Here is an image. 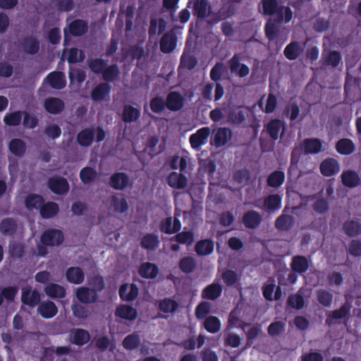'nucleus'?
<instances>
[{
	"instance_id": "nucleus-41",
	"label": "nucleus",
	"mask_w": 361,
	"mask_h": 361,
	"mask_svg": "<svg viewBox=\"0 0 361 361\" xmlns=\"http://www.w3.org/2000/svg\"><path fill=\"white\" fill-rule=\"evenodd\" d=\"M111 204L115 212L124 213L128 210L129 206L126 197L121 193L112 196Z\"/></svg>"
},
{
	"instance_id": "nucleus-59",
	"label": "nucleus",
	"mask_w": 361,
	"mask_h": 361,
	"mask_svg": "<svg viewBox=\"0 0 361 361\" xmlns=\"http://www.w3.org/2000/svg\"><path fill=\"white\" fill-rule=\"evenodd\" d=\"M171 240H175L178 243L190 245L194 241V233L191 231L178 233Z\"/></svg>"
},
{
	"instance_id": "nucleus-33",
	"label": "nucleus",
	"mask_w": 361,
	"mask_h": 361,
	"mask_svg": "<svg viewBox=\"0 0 361 361\" xmlns=\"http://www.w3.org/2000/svg\"><path fill=\"white\" fill-rule=\"evenodd\" d=\"M282 195L272 194L265 197L263 203V208L269 212L279 210L281 207Z\"/></svg>"
},
{
	"instance_id": "nucleus-34",
	"label": "nucleus",
	"mask_w": 361,
	"mask_h": 361,
	"mask_svg": "<svg viewBox=\"0 0 361 361\" xmlns=\"http://www.w3.org/2000/svg\"><path fill=\"white\" fill-rule=\"evenodd\" d=\"M214 244L211 239H203L197 241L195 246V251L199 256H206L214 251Z\"/></svg>"
},
{
	"instance_id": "nucleus-44",
	"label": "nucleus",
	"mask_w": 361,
	"mask_h": 361,
	"mask_svg": "<svg viewBox=\"0 0 361 361\" xmlns=\"http://www.w3.org/2000/svg\"><path fill=\"white\" fill-rule=\"evenodd\" d=\"M275 14L276 18L274 20L277 23H289L293 18V11L289 6L279 5Z\"/></svg>"
},
{
	"instance_id": "nucleus-47",
	"label": "nucleus",
	"mask_w": 361,
	"mask_h": 361,
	"mask_svg": "<svg viewBox=\"0 0 361 361\" xmlns=\"http://www.w3.org/2000/svg\"><path fill=\"white\" fill-rule=\"evenodd\" d=\"M45 293L51 298H63L66 296V289L62 286L51 283L44 288Z\"/></svg>"
},
{
	"instance_id": "nucleus-55",
	"label": "nucleus",
	"mask_w": 361,
	"mask_h": 361,
	"mask_svg": "<svg viewBox=\"0 0 361 361\" xmlns=\"http://www.w3.org/2000/svg\"><path fill=\"white\" fill-rule=\"evenodd\" d=\"M221 321L215 316H209L204 322V329L211 334L217 333L221 329Z\"/></svg>"
},
{
	"instance_id": "nucleus-4",
	"label": "nucleus",
	"mask_w": 361,
	"mask_h": 361,
	"mask_svg": "<svg viewBox=\"0 0 361 361\" xmlns=\"http://www.w3.org/2000/svg\"><path fill=\"white\" fill-rule=\"evenodd\" d=\"M177 39L174 30L164 33L159 42L160 51L164 54L171 53L177 46Z\"/></svg>"
},
{
	"instance_id": "nucleus-57",
	"label": "nucleus",
	"mask_w": 361,
	"mask_h": 361,
	"mask_svg": "<svg viewBox=\"0 0 361 361\" xmlns=\"http://www.w3.org/2000/svg\"><path fill=\"white\" fill-rule=\"evenodd\" d=\"M140 336L135 333L128 335L123 341V346L128 350L137 348L140 344Z\"/></svg>"
},
{
	"instance_id": "nucleus-9",
	"label": "nucleus",
	"mask_w": 361,
	"mask_h": 361,
	"mask_svg": "<svg viewBox=\"0 0 361 361\" xmlns=\"http://www.w3.org/2000/svg\"><path fill=\"white\" fill-rule=\"evenodd\" d=\"M43 106L47 113L57 115L63 111L65 103L60 98L49 97L44 99Z\"/></svg>"
},
{
	"instance_id": "nucleus-20",
	"label": "nucleus",
	"mask_w": 361,
	"mask_h": 361,
	"mask_svg": "<svg viewBox=\"0 0 361 361\" xmlns=\"http://www.w3.org/2000/svg\"><path fill=\"white\" fill-rule=\"evenodd\" d=\"M295 217L291 214H282L275 220V228L280 231H288L295 224Z\"/></svg>"
},
{
	"instance_id": "nucleus-13",
	"label": "nucleus",
	"mask_w": 361,
	"mask_h": 361,
	"mask_svg": "<svg viewBox=\"0 0 361 361\" xmlns=\"http://www.w3.org/2000/svg\"><path fill=\"white\" fill-rule=\"evenodd\" d=\"M166 108L171 111H178L184 106V98L176 91L170 92L166 99Z\"/></svg>"
},
{
	"instance_id": "nucleus-51",
	"label": "nucleus",
	"mask_w": 361,
	"mask_h": 361,
	"mask_svg": "<svg viewBox=\"0 0 361 361\" xmlns=\"http://www.w3.org/2000/svg\"><path fill=\"white\" fill-rule=\"evenodd\" d=\"M120 74L119 68L117 64H111L106 66L105 70L102 73V78L104 82H114L116 80Z\"/></svg>"
},
{
	"instance_id": "nucleus-49",
	"label": "nucleus",
	"mask_w": 361,
	"mask_h": 361,
	"mask_svg": "<svg viewBox=\"0 0 361 361\" xmlns=\"http://www.w3.org/2000/svg\"><path fill=\"white\" fill-rule=\"evenodd\" d=\"M17 229V223L13 218H6L0 223V231L4 235H13Z\"/></svg>"
},
{
	"instance_id": "nucleus-35",
	"label": "nucleus",
	"mask_w": 361,
	"mask_h": 361,
	"mask_svg": "<svg viewBox=\"0 0 361 361\" xmlns=\"http://www.w3.org/2000/svg\"><path fill=\"white\" fill-rule=\"evenodd\" d=\"M115 315L121 319L134 320L137 317L136 309L128 305H121L116 309Z\"/></svg>"
},
{
	"instance_id": "nucleus-53",
	"label": "nucleus",
	"mask_w": 361,
	"mask_h": 361,
	"mask_svg": "<svg viewBox=\"0 0 361 361\" xmlns=\"http://www.w3.org/2000/svg\"><path fill=\"white\" fill-rule=\"evenodd\" d=\"M23 111H16L11 113H6L4 117V122L8 126H18L20 124L23 118Z\"/></svg>"
},
{
	"instance_id": "nucleus-17",
	"label": "nucleus",
	"mask_w": 361,
	"mask_h": 361,
	"mask_svg": "<svg viewBox=\"0 0 361 361\" xmlns=\"http://www.w3.org/2000/svg\"><path fill=\"white\" fill-rule=\"evenodd\" d=\"M343 185L349 188H353L360 184V178L358 173L353 170H345L341 175Z\"/></svg>"
},
{
	"instance_id": "nucleus-38",
	"label": "nucleus",
	"mask_w": 361,
	"mask_h": 361,
	"mask_svg": "<svg viewBox=\"0 0 361 361\" xmlns=\"http://www.w3.org/2000/svg\"><path fill=\"white\" fill-rule=\"evenodd\" d=\"M138 273L142 278L153 279L157 276L159 268L154 264L145 262L141 264Z\"/></svg>"
},
{
	"instance_id": "nucleus-60",
	"label": "nucleus",
	"mask_w": 361,
	"mask_h": 361,
	"mask_svg": "<svg viewBox=\"0 0 361 361\" xmlns=\"http://www.w3.org/2000/svg\"><path fill=\"white\" fill-rule=\"evenodd\" d=\"M287 305L295 310L302 309L305 306L303 296L298 293L290 295L287 299Z\"/></svg>"
},
{
	"instance_id": "nucleus-14",
	"label": "nucleus",
	"mask_w": 361,
	"mask_h": 361,
	"mask_svg": "<svg viewBox=\"0 0 361 361\" xmlns=\"http://www.w3.org/2000/svg\"><path fill=\"white\" fill-rule=\"evenodd\" d=\"M262 221V215L257 211L250 210L244 213L242 222L245 228L249 229L257 228Z\"/></svg>"
},
{
	"instance_id": "nucleus-28",
	"label": "nucleus",
	"mask_w": 361,
	"mask_h": 361,
	"mask_svg": "<svg viewBox=\"0 0 361 361\" xmlns=\"http://www.w3.org/2000/svg\"><path fill=\"white\" fill-rule=\"evenodd\" d=\"M141 116V111L132 105H124L121 117L124 123H133L137 121Z\"/></svg>"
},
{
	"instance_id": "nucleus-7",
	"label": "nucleus",
	"mask_w": 361,
	"mask_h": 361,
	"mask_svg": "<svg viewBox=\"0 0 361 361\" xmlns=\"http://www.w3.org/2000/svg\"><path fill=\"white\" fill-rule=\"evenodd\" d=\"M209 135L210 129L209 127H203L198 129L195 133L192 134L189 137L192 148L197 149L202 145L206 144Z\"/></svg>"
},
{
	"instance_id": "nucleus-21",
	"label": "nucleus",
	"mask_w": 361,
	"mask_h": 361,
	"mask_svg": "<svg viewBox=\"0 0 361 361\" xmlns=\"http://www.w3.org/2000/svg\"><path fill=\"white\" fill-rule=\"evenodd\" d=\"M304 51V47L298 41H292L286 45L283 50L285 57L290 60L297 59Z\"/></svg>"
},
{
	"instance_id": "nucleus-32",
	"label": "nucleus",
	"mask_w": 361,
	"mask_h": 361,
	"mask_svg": "<svg viewBox=\"0 0 361 361\" xmlns=\"http://www.w3.org/2000/svg\"><path fill=\"white\" fill-rule=\"evenodd\" d=\"M59 212V204L54 202H44L39 209V214L44 219H51Z\"/></svg>"
},
{
	"instance_id": "nucleus-40",
	"label": "nucleus",
	"mask_w": 361,
	"mask_h": 361,
	"mask_svg": "<svg viewBox=\"0 0 361 361\" xmlns=\"http://www.w3.org/2000/svg\"><path fill=\"white\" fill-rule=\"evenodd\" d=\"M159 243V236L154 233H147L140 240L141 247L147 250H154Z\"/></svg>"
},
{
	"instance_id": "nucleus-48",
	"label": "nucleus",
	"mask_w": 361,
	"mask_h": 361,
	"mask_svg": "<svg viewBox=\"0 0 361 361\" xmlns=\"http://www.w3.org/2000/svg\"><path fill=\"white\" fill-rule=\"evenodd\" d=\"M8 148L10 152L18 157H22L26 151L25 143L18 138L11 140L8 144Z\"/></svg>"
},
{
	"instance_id": "nucleus-23",
	"label": "nucleus",
	"mask_w": 361,
	"mask_h": 361,
	"mask_svg": "<svg viewBox=\"0 0 361 361\" xmlns=\"http://www.w3.org/2000/svg\"><path fill=\"white\" fill-rule=\"evenodd\" d=\"M111 89L108 82H101L91 91L90 97L94 102L102 101L109 95Z\"/></svg>"
},
{
	"instance_id": "nucleus-3",
	"label": "nucleus",
	"mask_w": 361,
	"mask_h": 361,
	"mask_svg": "<svg viewBox=\"0 0 361 361\" xmlns=\"http://www.w3.org/2000/svg\"><path fill=\"white\" fill-rule=\"evenodd\" d=\"M47 186L53 193L59 195L66 194L70 188L65 178L57 176L50 177L47 180Z\"/></svg>"
},
{
	"instance_id": "nucleus-58",
	"label": "nucleus",
	"mask_w": 361,
	"mask_h": 361,
	"mask_svg": "<svg viewBox=\"0 0 361 361\" xmlns=\"http://www.w3.org/2000/svg\"><path fill=\"white\" fill-rule=\"evenodd\" d=\"M263 14L265 16H274L279 6L277 0H262L259 3Z\"/></svg>"
},
{
	"instance_id": "nucleus-52",
	"label": "nucleus",
	"mask_w": 361,
	"mask_h": 361,
	"mask_svg": "<svg viewBox=\"0 0 361 361\" xmlns=\"http://www.w3.org/2000/svg\"><path fill=\"white\" fill-rule=\"evenodd\" d=\"M210 8L207 0H199L194 3L193 15L198 18L207 16V11Z\"/></svg>"
},
{
	"instance_id": "nucleus-16",
	"label": "nucleus",
	"mask_w": 361,
	"mask_h": 361,
	"mask_svg": "<svg viewBox=\"0 0 361 361\" xmlns=\"http://www.w3.org/2000/svg\"><path fill=\"white\" fill-rule=\"evenodd\" d=\"M76 297L82 303H92L97 301L98 295L95 289L80 287L77 289Z\"/></svg>"
},
{
	"instance_id": "nucleus-43",
	"label": "nucleus",
	"mask_w": 361,
	"mask_h": 361,
	"mask_svg": "<svg viewBox=\"0 0 361 361\" xmlns=\"http://www.w3.org/2000/svg\"><path fill=\"white\" fill-rule=\"evenodd\" d=\"M285 177V173L283 171L279 170L274 171L267 177V185L274 188H279L284 183Z\"/></svg>"
},
{
	"instance_id": "nucleus-5",
	"label": "nucleus",
	"mask_w": 361,
	"mask_h": 361,
	"mask_svg": "<svg viewBox=\"0 0 361 361\" xmlns=\"http://www.w3.org/2000/svg\"><path fill=\"white\" fill-rule=\"evenodd\" d=\"M232 131L230 128L221 127L214 131V135L211 138V144L216 148L221 147L227 144L231 139Z\"/></svg>"
},
{
	"instance_id": "nucleus-39",
	"label": "nucleus",
	"mask_w": 361,
	"mask_h": 361,
	"mask_svg": "<svg viewBox=\"0 0 361 361\" xmlns=\"http://www.w3.org/2000/svg\"><path fill=\"white\" fill-rule=\"evenodd\" d=\"M21 47L26 53L33 55L39 50V42L33 36L27 37L23 39Z\"/></svg>"
},
{
	"instance_id": "nucleus-22",
	"label": "nucleus",
	"mask_w": 361,
	"mask_h": 361,
	"mask_svg": "<svg viewBox=\"0 0 361 361\" xmlns=\"http://www.w3.org/2000/svg\"><path fill=\"white\" fill-rule=\"evenodd\" d=\"M37 311L43 318L51 319L57 314L58 307L54 302L47 300L39 304Z\"/></svg>"
},
{
	"instance_id": "nucleus-11",
	"label": "nucleus",
	"mask_w": 361,
	"mask_h": 361,
	"mask_svg": "<svg viewBox=\"0 0 361 361\" xmlns=\"http://www.w3.org/2000/svg\"><path fill=\"white\" fill-rule=\"evenodd\" d=\"M66 28L70 35L82 37L88 31V22L83 19H75L68 25Z\"/></svg>"
},
{
	"instance_id": "nucleus-36",
	"label": "nucleus",
	"mask_w": 361,
	"mask_h": 361,
	"mask_svg": "<svg viewBox=\"0 0 361 361\" xmlns=\"http://www.w3.org/2000/svg\"><path fill=\"white\" fill-rule=\"evenodd\" d=\"M336 149L342 155H350L355 150L354 142L349 138H342L336 143Z\"/></svg>"
},
{
	"instance_id": "nucleus-31",
	"label": "nucleus",
	"mask_w": 361,
	"mask_h": 361,
	"mask_svg": "<svg viewBox=\"0 0 361 361\" xmlns=\"http://www.w3.org/2000/svg\"><path fill=\"white\" fill-rule=\"evenodd\" d=\"M302 147L306 154H318L322 149V142L318 138H307L303 140Z\"/></svg>"
},
{
	"instance_id": "nucleus-61",
	"label": "nucleus",
	"mask_w": 361,
	"mask_h": 361,
	"mask_svg": "<svg viewBox=\"0 0 361 361\" xmlns=\"http://www.w3.org/2000/svg\"><path fill=\"white\" fill-rule=\"evenodd\" d=\"M149 106L153 113L160 114L166 107V100L161 96H155L151 99Z\"/></svg>"
},
{
	"instance_id": "nucleus-46",
	"label": "nucleus",
	"mask_w": 361,
	"mask_h": 361,
	"mask_svg": "<svg viewBox=\"0 0 361 361\" xmlns=\"http://www.w3.org/2000/svg\"><path fill=\"white\" fill-rule=\"evenodd\" d=\"M44 202V200L42 195L34 193L28 195L25 199V205L28 210H39Z\"/></svg>"
},
{
	"instance_id": "nucleus-1",
	"label": "nucleus",
	"mask_w": 361,
	"mask_h": 361,
	"mask_svg": "<svg viewBox=\"0 0 361 361\" xmlns=\"http://www.w3.org/2000/svg\"><path fill=\"white\" fill-rule=\"evenodd\" d=\"M63 240V233L59 229L52 228L44 231L40 237V241L44 246H59Z\"/></svg>"
},
{
	"instance_id": "nucleus-62",
	"label": "nucleus",
	"mask_w": 361,
	"mask_h": 361,
	"mask_svg": "<svg viewBox=\"0 0 361 361\" xmlns=\"http://www.w3.org/2000/svg\"><path fill=\"white\" fill-rule=\"evenodd\" d=\"M18 292L17 286H7L0 290V296L2 298V303L5 299L8 303L13 302Z\"/></svg>"
},
{
	"instance_id": "nucleus-56",
	"label": "nucleus",
	"mask_w": 361,
	"mask_h": 361,
	"mask_svg": "<svg viewBox=\"0 0 361 361\" xmlns=\"http://www.w3.org/2000/svg\"><path fill=\"white\" fill-rule=\"evenodd\" d=\"M317 300L320 305L325 307H330L333 302V295L325 289H319L316 292Z\"/></svg>"
},
{
	"instance_id": "nucleus-37",
	"label": "nucleus",
	"mask_w": 361,
	"mask_h": 361,
	"mask_svg": "<svg viewBox=\"0 0 361 361\" xmlns=\"http://www.w3.org/2000/svg\"><path fill=\"white\" fill-rule=\"evenodd\" d=\"M343 228L348 236H357L361 234V222L358 219L348 220L343 224Z\"/></svg>"
},
{
	"instance_id": "nucleus-12",
	"label": "nucleus",
	"mask_w": 361,
	"mask_h": 361,
	"mask_svg": "<svg viewBox=\"0 0 361 361\" xmlns=\"http://www.w3.org/2000/svg\"><path fill=\"white\" fill-rule=\"evenodd\" d=\"M319 169L324 176L330 177L338 173L340 165L336 159L326 158L321 162Z\"/></svg>"
},
{
	"instance_id": "nucleus-26",
	"label": "nucleus",
	"mask_w": 361,
	"mask_h": 361,
	"mask_svg": "<svg viewBox=\"0 0 361 361\" xmlns=\"http://www.w3.org/2000/svg\"><path fill=\"white\" fill-rule=\"evenodd\" d=\"M66 280L73 284H81L85 280V273L79 267H71L66 272Z\"/></svg>"
},
{
	"instance_id": "nucleus-19",
	"label": "nucleus",
	"mask_w": 361,
	"mask_h": 361,
	"mask_svg": "<svg viewBox=\"0 0 361 361\" xmlns=\"http://www.w3.org/2000/svg\"><path fill=\"white\" fill-rule=\"evenodd\" d=\"M310 267V262L305 256L295 255L292 258L290 268L295 273L302 274L305 273Z\"/></svg>"
},
{
	"instance_id": "nucleus-8",
	"label": "nucleus",
	"mask_w": 361,
	"mask_h": 361,
	"mask_svg": "<svg viewBox=\"0 0 361 361\" xmlns=\"http://www.w3.org/2000/svg\"><path fill=\"white\" fill-rule=\"evenodd\" d=\"M40 294L36 290H32L31 287H23L21 290L22 302L31 307H34L39 304Z\"/></svg>"
},
{
	"instance_id": "nucleus-29",
	"label": "nucleus",
	"mask_w": 361,
	"mask_h": 361,
	"mask_svg": "<svg viewBox=\"0 0 361 361\" xmlns=\"http://www.w3.org/2000/svg\"><path fill=\"white\" fill-rule=\"evenodd\" d=\"M222 286L218 283H212L207 286L202 291V298L207 300H215L222 293Z\"/></svg>"
},
{
	"instance_id": "nucleus-64",
	"label": "nucleus",
	"mask_w": 361,
	"mask_h": 361,
	"mask_svg": "<svg viewBox=\"0 0 361 361\" xmlns=\"http://www.w3.org/2000/svg\"><path fill=\"white\" fill-rule=\"evenodd\" d=\"M222 280L227 286H234L239 280L237 273L231 269H226L221 274Z\"/></svg>"
},
{
	"instance_id": "nucleus-30",
	"label": "nucleus",
	"mask_w": 361,
	"mask_h": 361,
	"mask_svg": "<svg viewBox=\"0 0 361 361\" xmlns=\"http://www.w3.org/2000/svg\"><path fill=\"white\" fill-rule=\"evenodd\" d=\"M71 336V343L78 346L87 343L90 340L89 331L83 329H73Z\"/></svg>"
},
{
	"instance_id": "nucleus-25",
	"label": "nucleus",
	"mask_w": 361,
	"mask_h": 361,
	"mask_svg": "<svg viewBox=\"0 0 361 361\" xmlns=\"http://www.w3.org/2000/svg\"><path fill=\"white\" fill-rule=\"evenodd\" d=\"M95 137V130L93 128H85L77 135V142L82 147L90 146Z\"/></svg>"
},
{
	"instance_id": "nucleus-50",
	"label": "nucleus",
	"mask_w": 361,
	"mask_h": 361,
	"mask_svg": "<svg viewBox=\"0 0 361 361\" xmlns=\"http://www.w3.org/2000/svg\"><path fill=\"white\" fill-rule=\"evenodd\" d=\"M89 68L97 75L103 73L107 66V61L102 58H96L87 61Z\"/></svg>"
},
{
	"instance_id": "nucleus-6",
	"label": "nucleus",
	"mask_w": 361,
	"mask_h": 361,
	"mask_svg": "<svg viewBox=\"0 0 361 361\" xmlns=\"http://www.w3.org/2000/svg\"><path fill=\"white\" fill-rule=\"evenodd\" d=\"M130 179L125 172H115L109 178V185L117 190H125L130 185Z\"/></svg>"
},
{
	"instance_id": "nucleus-2",
	"label": "nucleus",
	"mask_w": 361,
	"mask_h": 361,
	"mask_svg": "<svg viewBox=\"0 0 361 361\" xmlns=\"http://www.w3.org/2000/svg\"><path fill=\"white\" fill-rule=\"evenodd\" d=\"M285 130L284 121L279 118H274L264 125L263 131L266 130L270 138L274 142L284 135Z\"/></svg>"
},
{
	"instance_id": "nucleus-24",
	"label": "nucleus",
	"mask_w": 361,
	"mask_h": 361,
	"mask_svg": "<svg viewBox=\"0 0 361 361\" xmlns=\"http://www.w3.org/2000/svg\"><path fill=\"white\" fill-rule=\"evenodd\" d=\"M166 180L169 185L175 189H184L188 184L186 176L175 171L170 173Z\"/></svg>"
},
{
	"instance_id": "nucleus-54",
	"label": "nucleus",
	"mask_w": 361,
	"mask_h": 361,
	"mask_svg": "<svg viewBox=\"0 0 361 361\" xmlns=\"http://www.w3.org/2000/svg\"><path fill=\"white\" fill-rule=\"evenodd\" d=\"M197 266L195 259L190 256L183 257L179 262V268L185 274L192 273Z\"/></svg>"
},
{
	"instance_id": "nucleus-42",
	"label": "nucleus",
	"mask_w": 361,
	"mask_h": 361,
	"mask_svg": "<svg viewBox=\"0 0 361 361\" xmlns=\"http://www.w3.org/2000/svg\"><path fill=\"white\" fill-rule=\"evenodd\" d=\"M178 307V302L170 298L160 300L158 304L159 310L164 313H174Z\"/></svg>"
},
{
	"instance_id": "nucleus-63",
	"label": "nucleus",
	"mask_w": 361,
	"mask_h": 361,
	"mask_svg": "<svg viewBox=\"0 0 361 361\" xmlns=\"http://www.w3.org/2000/svg\"><path fill=\"white\" fill-rule=\"evenodd\" d=\"M85 59V54L77 48H71L68 50L66 59L68 63L81 62Z\"/></svg>"
},
{
	"instance_id": "nucleus-18",
	"label": "nucleus",
	"mask_w": 361,
	"mask_h": 361,
	"mask_svg": "<svg viewBox=\"0 0 361 361\" xmlns=\"http://www.w3.org/2000/svg\"><path fill=\"white\" fill-rule=\"evenodd\" d=\"M350 310V306L348 304H343L339 309L334 310L327 314L325 324L329 326H332L336 323L334 320L345 318L349 314Z\"/></svg>"
},
{
	"instance_id": "nucleus-15",
	"label": "nucleus",
	"mask_w": 361,
	"mask_h": 361,
	"mask_svg": "<svg viewBox=\"0 0 361 361\" xmlns=\"http://www.w3.org/2000/svg\"><path fill=\"white\" fill-rule=\"evenodd\" d=\"M342 61V56L338 51L333 50L329 51L326 54L322 53V67H332L336 68Z\"/></svg>"
},
{
	"instance_id": "nucleus-10",
	"label": "nucleus",
	"mask_w": 361,
	"mask_h": 361,
	"mask_svg": "<svg viewBox=\"0 0 361 361\" xmlns=\"http://www.w3.org/2000/svg\"><path fill=\"white\" fill-rule=\"evenodd\" d=\"M54 90H62L66 85L65 75L61 71H52L49 73L44 80Z\"/></svg>"
},
{
	"instance_id": "nucleus-27",
	"label": "nucleus",
	"mask_w": 361,
	"mask_h": 361,
	"mask_svg": "<svg viewBox=\"0 0 361 361\" xmlns=\"http://www.w3.org/2000/svg\"><path fill=\"white\" fill-rule=\"evenodd\" d=\"M167 27V23L164 18H151L149 21V27L148 29V35L152 38L157 35L164 33Z\"/></svg>"
},
{
	"instance_id": "nucleus-45",
	"label": "nucleus",
	"mask_w": 361,
	"mask_h": 361,
	"mask_svg": "<svg viewBox=\"0 0 361 361\" xmlns=\"http://www.w3.org/2000/svg\"><path fill=\"white\" fill-rule=\"evenodd\" d=\"M79 176L82 183L87 185L95 181L97 178L98 173L95 169L90 166H85L80 170Z\"/></svg>"
}]
</instances>
